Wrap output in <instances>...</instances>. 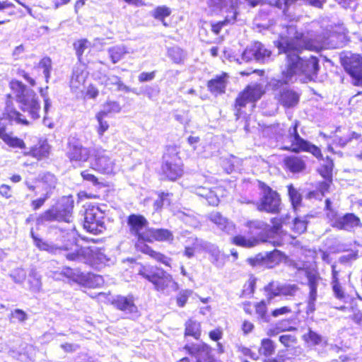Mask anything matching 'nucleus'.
Returning a JSON list of instances; mask_svg holds the SVG:
<instances>
[{"instance_id": "1", "label": "nucleus", "mask_w": 362, "mask_h": 362, "mask_svg": "<svg viewBox=\"0 0 362 362\" xmlns=\"http://www.w3.org/2000/svg\"><path fill=\"white\" fill-rule=\"evenodd\" d=\"M277 47L279 53L286 55V69L282 74L288 81H292L297 74H303L310 81L317 77L320 70L318 57L312 54L300 57L305 49L318 52L320 47L315 42L303 36H296L281 39L278 42Z\"/></svg>"}, {"instance_id": "2", "label": "nucleus", "mask_w": 362, "mask_h": 362, "mask_svg": "<svg viewBox=\"0 0 362 362\" xmlns=\"http://www.w3.org/2000/svg\"><path fill=\"white\" fill-rule=\"evenodd\" d=\"M129 233L136 238V249L144 254L149 255L158 262L170 266V259L164 255L154 251L151 247L144 243L145 236L148 228V220L142 215L132 214L127 220Z\"/></svg>"}, {"instance_id": "3", "label": "nucleus", "mask_w": 362, "mask_h": 362, "mask_svg": "<svg viewBox=\"0 0 362 362\" xmlns=\"http://www.w3.org/2000/svg\"><path fill=\"white\" fill-rule=\"evenodd\" d=\"M10 86L23 112H27L33 119L40 117V105L34 90L27 88L19 81H12Z\"/></svg>"}, {"instance_id": "4", "label": "nucleus", "mask_w": 362, "mask_h": 362, "mask_svg": "<svg viewBox=\"0 0 362 362\" xmlns=\"http://www.w3.org/2000/svg\"><path fill=\"white\" fill-rule=\"evenodd\" d=\"M74 201L71 197H63L60 202L43 213L36 218L37 226H46L54 221H71Z\"/></svg>"}, {"instance_id": "5", "label": "nucleus", "mask_w": 362, "mask_h": 362, "mask_svg": "<svg viewBox=\"0 0 362 362\" xmlns=\"http://www.w3.org/2000/svg\"><path fill=\"white\" fill-rule=\"evenodd\" d=\"M284 80L272 79L268 83V88L273 92L274 98L286 108L293 107L299 102L300 94L290 88L285 77Z\"/></svg>"}, {"instance_id": "6", "label": "nucleus", "mask_w": 362, "mask_h": 362, "mask_svg": "<svg viewBox=\"0 0 362 362\" xmlns=\"http://www.w3.org/2000/svg\"><path fill=\"white\" fill-rule=\"evenodd\" d=\"M299 121L295 120L292 125L288 129V139L291 142L289 147H285V149L291 150L295 153L305 151L312 153L317 158L322 157L321 150L310 141L300 137L298 132Z\"/></svg>"}, {"instance_id": "7", "label": "nucleus", "mask_w": 362, "mask_h": 362, "mask_svg": "<svg viewBox=\"0 0 362 362\" xmlns=\"http://www.w3.org/2000/svg\"><path fill=\"white\" fill-rule=\"evenodd\" d=\"M138 274L151 282L157 291H163L173 282L172 276L163 269L151 265H141Z\"/></svg>"}, {"instance_id": "8", "label": "nucleus", "mask_w": 362, "mask_h": 362, "mask_svg": "<svg viewBox=\"0 0 362 362\" xmlns=\"http://www.w3.org/2000/svg\"><path fill=\"white\" fill-rule=\"evenodd\" d=\"M341 65L352 78L354 86H362V57L359 54L346 53L340 57Z\"/></svg>"}, {"instance_id": "9", "label": "nucleus", "mask_w": 362, "mask_h": 362, "mask_svg": "<svg viewBox=\"0 0 362 362\" xmlns=\"http://www.w3.org/2000/svg\"><path fill=\"white\" fill-rule=\"evenodd\" d=\"M259 187L261 189V197L258 209L272 214L278 213L281 204L279 194L262 182H259Z\"/></svg>"}, {"instance_id": "10", "label": "nucleus", "mask_w": 362, "mask_h": 362, "mask_svg": "<svg viewBox=\"0 0 362 362\" xmlns=\"http://www.w3.org/2000/svg\"><path fill=\"white\" fill-rule=\"evenodd\" d=\"M235 4L236 0H209V5L210 6L220 10L226 8V11L228 12L224 21L216 23H211V30L214 34L218 35L223 26L233 23L235 21L237 15V12L235 9Z\"/></svg>"}, {"instance_id": "11", "label": "nucleus", "mask_w": 362, "mask_h": 362, "mask_svg": "<svg viewBox=\"0 0 362 362\" xmlns=\"http://www.w3.org/2000/svg\"><path fill=\"white\" fill-rule=\"evenodd\" d=\"M104 212L96 206H89L84 214V228L93 234L102 233L105 227Z\"/></svg>"}, {"instance_id": "12", "label": "nucleus", "mask_w": 362, "mask_h": 362, "mask_svg": "<svg viewBox=\"0 0 362 362\" xmlns=\"http://www.w3.org/2000/svg\"><path fill=\"white\" fill-rule=\"evenodd\" d=\"M285 258L284 252L275 249L272 252L259 253L255 257L248 259L247 262L252 267L272 269L279 265Z\"/></svg>"}, {"instance_id": "13", "label": "nucleus", "mask_w": 362, "mask_h": 362, "mask_svg": "<svg viewBox=\"0 0 362 362\" xmlns=\"http://www.w3.org/2000/svg\"><path fill=\"white\" fill-rule=\"evenodd\" d=\"M93 160L91 168L102 173L110 174L113 172L115 162L110 158L109 153L101 147L92 148Z\"/></svg>"}, {"instance_id": "14", "label": "nucleus", "mask_w": 362, "mask_h": 362, "mask_svg": "<svg viewBox=\"0 0 362 362\" xmlns=\"http://www.w3.org/2000/svg\"><path fill=\"white\" fill-rule=\"evenodd\" d=\"M262 86L259 84L248 86L241 92L235 100V115L238 118L241 115V109L248 103L258 100L263 95Z\"/></svg>"}, {"instance_id": "15", "label": "nucleus", "mask_w": 362, "mask_h": 362, "mask_svg": "<svg viewBox=\"0 0 362 362\" xmlns=\"http://www.w3.org/2000/svg\"><path fill=\"white\" fill-rule=\"evenodd\" d=\"M66 257L71 261H81L83 258L87 257L88 260L94 264H105L107 260L106 256L95 246L81 247L75 252H68Z\"/></svg>"}, {"instance_id": "16", "label": "nucleus", "mask_w": 362, "mask_h": 362, "mask_svg": "<svg viewBox=\"0 0 362 362\" xmlns=\"http://www.w3.org/2000/svg\"><path fill=\"white\" fill-rule=\"evenodd\" d=\"M271 51L267 49L263 44L255 42L247 46L242 54L241 59L245 62L255 61L264 63L269 60Z\"/></svg>"}, {"instance_id": "17", "label": "nucleus", "mask_w": 362, "mask_h": 362, "mask_svg": "<svg viewBox=\"0 0 362 362\" xmlns=\"http://www.w3.org/2000/svg\"><path fill=\"white\" fill-rule=\"evenodd\" d=\"M185 349L194 362H218L211 354V348L204 343L187 344Z\"/></svg>"}, {"instance_id": "18", "label": "nucleus", "mask_w": 362, "mask_h": 362, "mask_svg": "<svg viewBox=\"0 0 362 362\" xmlns=\"http://www.w3.org/2000/svg\"><path fill=\"white\" fill-rule=\"evenodd\" d=\"M112 304L119 310L128 315L129 318H135L139 315L137 306L134 303L132 296H117L112 301Z\"/></svg>"}, {"instance_id": "19", "label": "nucleus", "mask_w": 362, "mask_h": 362, "mask_svg": "<svg viewBox=\"0 0 362 362\" xmlns=\"http://www.w3.org/2000/svg\"><path fill=\"white\" fill-rule=\"evenodd\" d=\"M92 153V149L83 147L76 141H70L67 150V157L71 162H86Z\"/></svg>"}, {"instance_id": "20", "label": "nucleus", "mask_w": 362, "mask_h": 362, "mask_svg": "<svg viewBox=\"0 0 362 362\" xmlns=\"http://www.w3.org/2000/svg\"><path fill=\"white\" fill-rule=\"evenodd\" d=\"M308 285L309 286L310 292L308 298V304L306 308V313L308 315L312 314L315 310V302L317 300V288L320 279V276L315 273L308 272L307 274Z\"/></svg>"}, {"instance_id": "21", "label": "nucleus", "mask_w": 362, "mask_h": 362, "mask_svg": "<svg viewBox=\"0 0 362 362\" xmlns=\"http://www.w3.org/2000/svg\"><path fill=\"white\" fill-rule=\"evenodd\" d=\"M332 226L339 230L350 231L356 227H361L362 225L358 216L354 214L348 213L343 216L336 218Z\"/></svg>"}, {"instance_id": "22", "label": "nucleus", "mask_w": 362, "mask_h": 362, "mask_svg": "<svg viewBox=\"0 0 362 362\" xmlns=\"http://www.w3.org/2000/svg\"><path fill=\"white\" fill-rule=\"evenodd\" d=\"M6 124L7 119L0 118V138L6 144L11 148L25 149V144L22 139L13 136L11 132L8 133L6 132Z\"/></svg>"}, {"instance_id": "23", "label": "nucleus", "mask_w": 362, "mask_h": 362, "mask_svg": "<svg viewBox=\"0 0 362 362\" xmlns=\"http://www.w3.org/2000/svg\"><path fill=\"white\" fill-rule=\"evenodd\" d=\"M163 173L170 180H175L182 175L183 170L181 165L177 163L173 158L169 159L164 156V163L162 165Z\"/></svg>"}, {"instance_id": "24", "label": "nucleus", "mask_w": 362, "mask_h": 362, "mask_svg": "<svg viewBox=\"0 0 362 362\" xmlns=\"http://www.w3.org/2000/svg\"><path fill=\"white\" fill-rule=\"evenodd\" d=\"M261 242H269L272 243L274 246H280L281 242L279 240H269L267 239H259L255 237L247 238L244 235H236L232 238V243L235 245L245 248H251L259 244Z\"/></svg>"}, {"instance_id": "25", "label": "nucleus", "mask_w": 362, "mask_h": 362, "mask_svg": "<svg viewBox=\"0 0 362 362\" xmlns=\"http://www.w3.org/2000/svg\"><path fill=\"white\" fill-rule=\"evenodd\" d=\"M173 239V235L168 229L149 228L146 233L144 243L154 241H169Z\"/></svg>"}, {"instance_id": "26", "label": "nucleus", "mask_w": 362, "mask_h": 362, "mask_svg": "<svg viewBox=\"0 0 362 362\" xmlns=\"http://www.w3.org/2000/svg\"><path fill=\"white\" fill-rule=\"evenodd\" d=\"M208 219L214 223L222 231L229 234L235 230V225L227 218L223 216L218 211H213L208 215Z\"/></svg>"}, {"instance_id": "27", "label": "nucleus", "mask_w": 362, "mask_h": 362, "mask_svg": "<svg viewBox=\"0 0 362 362\" xmlns=\"http://www.w3.org/2000/svg\"><path fill=\"white\" fill-rule=\"evenodd\" d=\"M190 191L200 197L205 199L209 205L216 206L219 199L216 191L206 186L192 185Z\"/></svg>"}, {"instance_id": "28", "label": "nucleus", "mask_w": 362, "mask_h": 362, "mask_svg": "<svg viewBox=\"0 0 362 362\" xmlns=\"http://www.w3.org/2000/svg\"><path fill=\"white\" fill-rule=\"evenodd\" d=\"M228 76L226 73L216 76L215 78L208 81L207 87L214 95L222 94L226 91Z\"/></svg>"}, {"instance_id": "29", "label": "nucleus", "mask_w": 362, "mask_h": 362, "mask_svg": "<svg viewBox=\"0 0 362 362\" xmlns=\"http://www.w3.org/2000/svg\"><path fill=\"white\" fill-rule=\"evenodd\" d=\"M332 278L331 285L334 296L338 300H344L346 298V293L339 281V272L337 271L336 266L334 264L332 265Z\"/></svg>"}, {"instance_id": "30", "label": "nucleus", "mask_w": 362, "mask_h": 362, "mask_svg": "<svg viewBox=\"0 0 362 362\" xmlns=\"http://www.w3.org/2000/svg\"><path fill=\"white\" fill-rule=\"evenodd\" d=\"M284 163L286 169L293 173L303 171L306 166L305 161L301 158L295 156L286 157Z\"/></svg>"}, {"instance_id": "31", "label": "nucleus", "mask_w": 362, "mask_h": 362, "mask_svg": "<svg viewBox=\"0 0 362 362\" xmlns=\"http://www.w3.org/2000/svg\"><path fill=\"white\" fill-rule=\"evenodd\" d=\"M59 274L78 284H83L88 279L90 278V274L87 276L78 269H71L70 267H63Z\"/></svg>"}, {"instance_id": "32", "label": "nucleus", "mask_w": 362, "mask_h": 362, "mask_svg": "<svg viewBox=\"0 0 362 362\" xmlns=\"http://www.w3.org/2000/svg\"><path fill=\"white\" fill-rule=\"evenodd\" d=\"M210 255L211 262L217 268H222L225 264L226 255L222 253L218 246L211 244L206 251Z\"/></svg>"}, {"instance_id": "33", "label": "nucleus", "mask_w": 362, "mask_h": 362, "mask_svg": "<svg viewBox=\"0 0 362 362\" xmlns=\"http://www.w3.org/2000/svg\"><path fill=\"white\" fill-rule=\"evenodd\" d=\"M49 153V146L45 141L32 147L29 151H24L25 156H31L37 160L47 157Z\"/></svg>"}, {"instance_id": "34", "label": "nucleus", "mask_w": 362, "mask_h": 362, "mask_svg": "<svg viewBox=\"0 0 362 362\" xmlns=\"http://www.w3.org/2000/svg\"><path fill=\"white\" fill-rule=\"evenodd\" d=\"M297 0H274L272 4L274 6L283 10L285 13L288 7L294 4ZM309 4L317 7L321 8L325 0H305Z\"/></svg>"}, {"instance_id": "35", "label": "nucleus", "mask_w": 362, "mask_h": 362, "mask_svg": "<svg viewBox=\"0 0 362 362\" xmlns=\"http://www.w3.org/2000/svg\"><path fill=\"white\" fill-rule=\"evenodd\" d=\"M30 235L33 239L35 245L40 250L55 253L57 250H60V247H57L55 245L37 237L33 229L30 230Z\"/></svg>"}, {"instance_id": "36", "label": "nucleus", "mask_w": 362, "mask_h": 362, "mask_svg": "<svg viewBox=\"0 0 362 362\" xmlns=\"http://www.w3.org/2000/svg\"><path fill=\"white\" fill-rule=\"evenodd\" d=\"M107 52L109 57L113 64L119 62L127 53H129L127 47L123 45L111 47L107 49Z\"/></svg>"}, {"instance_id": "37", "label": "nucleus", "mask_w": 362, "mask_h": 362, "mask_svg": "<svg viewBox=\"0 0 362 362\" xmlns=\"http://www.w3.org/2000/svg\"><path fill=\"white\" fill-rule=\"evenodd\" d=\"M41 182L43 184V191L45 193H49L52 195L53 189L55 188L57 185L56 177L50 173H45L40 175Z\"/></svg>"}, {"instance_id": "38", "label": "nucleus", "mask_w": 362, "mask_h": 362, "mask_svg": "<svg viewBox=\"0 0 362 362\" xmlns=\"http://www.w3.org/2000/svg\"><path fill=\"white\" fill-rule=\"evenodd\" d=\"M200 334V324L195 320H189L185 324V335L198 339Z\"/></svg>"}, {"instance_id": "39", "label": "nucleus", "mask_w": 362, "mask_h": 362, "mask_svg": "<svg viewBox=\"0 0 362 362\" xmlns=\"http://www.w3.org/2000/svg\"><path fill=\"white\" fill-rule=\"evenodd\" d=\"M308 221L305 216L296 217L292 223L291 229L296 234H301L307 229Z\"/></svg>"}, {"instance_id": "40", "label": "nucleus", "mask_w": 362, "mask_h": 362, "mask_svg": "<svg viewBox=\"0 0 362 362\" xmlns=\"http://www.w3.org/2000/svg\"><path fill=\"white\" fill-rule=\"evenodd\" d=\"M168 55L176 64L182 63L185 59L184 51L178 47L169 48Z\"/></svg>"}, {"instance_id": "41", "label": "nucleus", "mask_w": 362, "mask_h": 362, "mask_svg": "<svg viewBox=\"0 0 362 362\" xmlns=\"http://www.w3.org/2000/svg\"><path fill=\"white\" fill-rule=\"evenodd\" d=\"M122 107L118 102L107 101L103 105V110L99 113L107 116L110 113H118L120 112Z\"/></svg>"}, {"instance_id": "42", "label": "nucleus", "mask_w": 362, "mask_h": 362, "mask_svg": "<svg viewBox=\"0 0 362 362\" xmlns=\"http://www.w3.org/2000/svg\"><path fill=\"white\" fill-rule=\"evenodd\" d=\"M37 68L42 71L46 83L49 82L52 70V61L49 57H44L38 64Z\"/></svg>"}, {"instance_id": "43", "label": "nucleus", "mask_w": 362, "mask_h": 362, "mask_svg": "<svg viewBox=\"0 0 362 362\" xmlns=\"http://www.w3.org/2000/svg\"><path fill=\"white\" fill-rule=\"evenodd\" d=\"M290 320H281L276 323V327L274 329H269V334L274 336L277 334L279 332L294 330L296 328L290 326Z\"/></svg>"}, {"instance_id": "44", "label": "nucleus", "mask_w": 362, "mask_h": 362, "mask_svg": "<svg viewBox=\"0 0 362 362\" xmlns=\"http://www.w3.org/2000/svg\"><path fill=\"white\" fill-rule=\"evenodd\" d=\"M275 350V346L274 342L269 339H264L261 342V347L259 348V352L265 356H269L274 354Z\"/></svg>"}, {"instance_id": "45", "label": "nucleus", "mask_w": 362, "mask_h": 362, "mask_svg": "<svg viewBox=\"0 0 362 362\" xmlns=\"http://www.w3.org/2000/svg\"><path fill=\"white\" fill-rule=\"evenodd\" d=\"M304 341L310 343L311 345H319L322 341V337L317 332L313 331L310 328L308 329V333L303 336Z\"/></svg>"}, {"instance_id": "46", "label": "nucleus", "mask_w": 362, "mask_h": 362, "mask_svg": "<svg viewBox=\"0 0 362 362\" xmlns=\"http://www.w3.org/2000/svg\"><path fill=\"white\" fill-rule=\"evenodd\" d=\"M264 289L269 300L281 295V284L278 282L269 283Z\"/></svg>"}, {"instance_id": "47", "label": "nucleus", "mask_w": 362, "mask_h": 362, "mask_svg": "<svg viewBox=\"0 0 362 362\" xmlns=\"http://www.w3.org/2000/svg\"><path fill=\"white\" fill-rule=\"evenodd\" d=\"M288 192L289 195L290 200L291 202V204L293 207L296 209L297 207L300 204L302 197L300 194L298 192V190L293 187V185H289L288 187Z\"/></svg>"}, {"instance_id": "48", "label": "nucleus", "mask_w": 362, "mask_h": 362, "mask_svg": "<svg viewBox=\"0 0 362 362\" xmlns=\"http://www.w3.org/2000/svg\"><path fill=\"white\" fill-rule=\"evenodd\" d=\"M104 83L105 86L109 87V88H112L114 86H116L118 90H122V86H123L120 78L115 75L105 76Z\"/></svg>"}, {"instance_id": "49", "label": "nucleus", "mask_w": 362, "mask_h": 362, "mask_svg": "<svg viewBox=\"0 0 362 362\" xmlns=\"http://www.w3.org/2000/svg\"><path fill=\"white\" fill-rule=\"evenodd\" d=\"M256 313L259 319L264 322L270 321V315L267 314V306L264 301L258 303L255 306Z\"/></svg>"}, {"instance_id": "50", "label": "nucleus", "mask_w": 362, "mask_h": 362, "mask_svg": "<svg viewBox=\"0 0 362 362\" xmlns=\"http://www.w3.org/2000/svg\"><path fill=\"white\" fill-rule=\"evenodd\" d=\"M333 163L329 160L326 165H322L319 170L321 175L327 180H331L332 177Z\"/></svg>"}, {"instance_id": "51", "label": "nucleus", "mask_w": 362, "mask_h": 362, "mask_svg": "<svg viewBox=\"0 0 362 362\" xmlns=\"http://www.w3.org/2000/svg\"><path fill=\"white\" fill-rule=\"evenodd\" d=\"M211 244V243L200 238H192V245L195 250H205L206 252L208 250V247L210 246Z\"/></svg>"}, {"instance_id": "52", "label": "nucleus", "mask_w": 362, "mask_h": 362, "mask_svg": "<svg viewBox=\"0 0 362 362\" xmlns=\"http://www.w3.org/2000/svg\"><path fill=\"white\" fill-rule=\"evenodd\" d=\"M105 117V115H103L99 112L96 115V119H97V120L98 122V124H99L98 128V134H99L100 136H102L103 135V134L109 128L108 123L103 119V118Z\"/></svg>"}, {"instance_id": "53", "label": "nucleus", "mask_w": 362, "mask_h": 362, "mask_svg": "<svg viewBox=\"0 0 362 362\" xmlns=\"http://www.w3.org/2000/svg\"><path fill=\"white\" fill-rule=\"evenodd\" d=\"M50 197L51 195H49V193L47 194L44 192L41 197L31 202L30 206L32 209L34 211L38 210L44 205L46 200H47Z\"/></svg>"}, {"instance_id": "54", "label": "nucleus", "mask_w": 362, "mask_h": 362, "mask_svg": "<svg viewBox=\"0 0 362 362\" xmlns=\"http://www.w3.org/2000/svg\"><path fill=\"white\" fill-rule=\"evenodd\" d=\"M170 11L165 6H158L153 11V17L158 20H163L165 17L170 16Z\"/></svg>"}, {"instance_id": "55", "label": "nucleus", "mask_w": 362, "mask_h": 362, "mask_svg": "<svg viewBox=\"0 0 362 362\" xmlns=\"http://www.w3.org/2000/svg\"><path fill=\"white\" fill-rule=\"evenodd\" d=\"M11 277L17 284L23 283L26 277V273L23 269H16L11 274Z\"/></svg>"}, {"instance_id": "56", "label": "nucleus", "mask_w": 362, "mask_h": 362, "mask_svg": "<svg viewBox=\"0 0 362 362\" xmlns=\"http://www.w3.org/2000/svg\"><path fill=\"white\" fill-rule=\"evenodd\" d=\"M247 226L250 230L257 229L262 230H265L267 229V228L270 227L264 221L259 220L250 221L247 223Z\"/></svg>"}, {"instance_id": "57", "label": "nucleus", "mask_w": 362, "mask_h": 362, "mask_svg": "<svg viewBox=\"0 0 362 362\" xmlns=\"http://www.w3.org/2000/svg\"><path fill=\"white\" fill-rule=\"evenodd\" d=\"M279 341L286 347H290L294 345L297 339L292 334H284L279 337Z\"/></svg>"}, {"instance_id": "58", "label": "nucleus", "mask_w": 362, "mask_h": 362, "mask_svg": "<svg viewBox=\"0 0 362 362\" xmlns=\"http://www.w3.org/2000/svg\"><path fill=\"white\" fill-rule=\"evenodd\" d=\"M192 294V291L189 290H183L181 291L177 296V304L180 307H183L189 296Z\"/></svg>"}, {"instance_id": "59", "label": "nucleus", "mask_w": 362, "mask_h": 362, "mask_svg": "<svg viewBox=\"0 0 362 362\" xmlns=\"http://www.w3.org/2000/svg\"><path fill=\"white\" fill-rule=\"evenodd\" d=\"M85 81V76L78 69H74L70 83L78 82V84H83Z\"/></svg>"}, {"instance_id": "60", "label": "nucleus", "mask_w": 362, "mask_h": 362, "mask_svg": "<svg viewBox=\"0 0 362 362\" xmlns=\"http://www.w3.org/2000/svg\"><path fill=\"white\" fill-rule=\"evenodd\" d=\"M298 290L296 285H281V295L284 296H294Z\"/></svg>"}, {"instance_id": "61", "label": "nucleus", "mask_w": 362, "mask_h": 362, "mask_svg": "<svg viewBox=\"0 0 362 362\" xmlns=\"http://www.w3.org/2000/svg\"><path fill=\"white\" fill-rule=\"evenodd\" d=\"M88 41L87 40H80L74 44L76 54L80 57L83 54L85 49L88 47Z\"/></svg>"}, {"instance_id": "62", "label": "nucleus", "mask_w": 362, "mask_h": 362, "mask_svg": "<svg viewBox=\"0 0 362 362\" xmlns=\"http://www.w3.org/2000/svg\"><path fill=\"white\" fill-rule=\"evenodd\" d=\"M292 312L291 308L288 306H284L279 308H276L272 310L271 316L274 317H279L282 315L290 314Z\"/></svg>"}, {"instance_id": "63", "label": "nucleus", "mask_w": 362, "mask_h": 362, "mask_svg": "<svg viewBox=\"0 0 362 362\" xmlns=\"http://www.w3.org/2000/svg\"><path fill=\"white\" fill-rule=\"evenodd\" d=\"M29 276L33 277V280L29 279V283L31 284L30 288L33 291H38L41 286L40 278L35 271H32Z\"/></svg>"}, {"instance_id": "64", "label": "nucleus", "mask_w": 362, "mask_h": 362, "mask_svg": "<svg viewBox=\"0 0 362 362\" xmlns=\"http://www.w3.org/2000/svg\"><path fill=\"white\" fill-rule=\"evenodd\" d=\"M11 315L13 318L18 320L20 322L25 321L28 318L27 314L21 309H16L11 313Z\"/></svg>"}]
</instances>
